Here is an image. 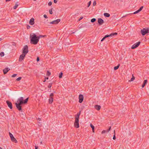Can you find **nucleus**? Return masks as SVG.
<instances>
[{
  "instance_id": "f257e3e1",
  "label": "nucleus",
  "mask_w": 149,
  "mask_h": 149,
  "mask_svg": "<svg viewBox=\"0 0 149 149\" xmlns=\"http://www.w3.org/2000/svg\"><path fill=\"white\" fill-rule=\"evenodd\" d=\"M30 42L32 44L36 45L39 42L38 38H37V36L35 33L30 34Z\"/></svg>"
},
{
  "instance_id": "f03ea898",
  "label": "nucleus",
  "mask_w": 149,
  "mask_h": 149,
  "mask_svg": "<svg viewBox=\"0 0 149 149\" xmlns=\"http://www.w3.org/2000/svg\"><path fill=\"white\" fill-rule=\"evenodd\" d=\"M23 104V98L21 97L18 98L17 102L15 103V105L17 109L19 111H22L21 105Z\"/></svg>"
},
{
  "instance_id": "7ed1b4c3",
  "label": "nucleus",
  "mask_w": 149,
  "mask_h": 149,
  "mask_svg": "<svg viewBox=\"0 0 149 149\" xmlns=\"http://www.w3.org/2000/svg\"><path fill=\"white\" fill-rule=\"evenodd\" d=\"M148 28H143V29L141 30V32L143 36H144L146 34L149 33Z\"/></svg>"
},
{
  "instance_id": "20e7f679",
  "label": "nucleus",
  "mask_w": 149,
  "mask_h": 149,
  "mask_svg": "<svg viewBox=\"0 0 149 149\" xmlns=\"http://www.w3.org/2000/svg\"><path fill=\"white\" fill-rule=\"evenodd\" d=\"M28 52V46L27 45L24 46L23 48L22 53L26 55Z\"/></svg>"
},
{
  "instance_id": "39448f33",
  "label": "nucleus",
  "mask_w": 149,
  "mask_h": 149,
  "mask_svg": "<svg viewBox=\"0 0 149 149\" xmlns=\"http://www.w3.org/2000/svg\"><path fill=\"white\" fill-rule=\"evenodd\" d=\"M79 119L75 118V122L74 123V127L76 128H78L79 127Z\"/></svg>"
},
{
  "instance_id": "423d86ee",
  "label": "nucleus",
  "mask_w": 149,
  "mask_h": 149,
  "mask_svg": "<svg viewBox=\"0 0 149 149\" xmlns=\"http://www.w3.org/2000/svg\"><path fill=\"white\" fill-rule=\"evenodd\" d=\"M9 135L11 141L13 142L16 143L17 141L16 139L14 137L13 135L10 132H9Z\"/></svg>"
},
{
  "instance_id": "0eeeda50",
  "label": "nucleus",
  "mask_w": 149,
  "mask_h": 149,
  "mask_svg": "<svg viewBox=\"0 0 149 149\" xmlns=\"http://www.w3.org/2000/svg\"><path fill=\"white\" fill-rule=\"evenodd\" d=\"M140 43V42H136V43L134 44L132 46L131 48L132 49H134L136 48L139 46Z\"/></svg>"
},
{
  "instance_id": "6e6552de",
  "label": "nucleus",
  "mask_w": 149,
  "mask_h": 149,
  "mask_svg": "<svg viewBox=\"0 0 149 149\" xmlns=\"http://www.w3.org/2000/svg\"><path fill=\"white\" fill-rule=\"evenodd\" d=\"M61 21L60 19H58L56 20H54L50 23L51 24H58Z\"/></svg>"
},
{
  "instance_id": "1a4fd4ad",
  "label": "nucleus",
  "mask_w": 149,
  "mask_h": 149,
  "mask_svg": "<svg viewBox=\"0 0 149 149\" xmlns=\"http://www.w3.org/2000/svg\"><path fill=\"white\" fill-rule=\"evenodd\" d=\"M117 34V33H112L111 34L109 35H107L105 36V38H106L107 37H109L111 36H112L115 35H116Z\"/></svg>"
},
{
  "instance_id": "9d476101",
  "label": "nucleus",
  "mask_w": 149,
  "mask_h": 149,
  "mask_svg": "<svg viewBox=\"0 0 149 149\" xmlns=\"http://www.w3.org/2000/svg\"><path fill=\"white\" fill-rule=\"evenodd\" d=\"M79 102L80 103H81L83 100L84 97L83 95L80 94L79 95Z\"/></svg>"
},
{
  "instance_id": "9b49d317",
  "label": "nucleus",
  "mask_w": 149,
  "mask_h": 149,
  "mask_svg": "<svg viewBox=\"0 0 149 149\" xmlns=\"http://www.w3.org/2000/svg\"><path fill=\"white\" fill-rule=\"evenodd\" d=\"M26 55L22 53V54L21 55L19 56V61H22L24 59V57Z\"/></svg>"
},
{
  "instance_id": "f8f14e48",
  "label": "nucleus",
  "mask_w": 149,
  "mask_h": 149,
  "mask_svg": "<svg viewBox=\"0 0 149 149\" xmlns=\"http://www.w3.org/2000/svg\"><path fill=\"white\" fill-rule=\"evenodd\" d=\"M6 102L8 106L11 109H12L13 107L11 102L8 100L6 101Z\"/></svg>"
},
{
  "instance_id": "ddd939ff",
  "label": "nucleus",
  "mask_w": 149,
  "mask_h": 149,
  "mask_svg": "<svg viewBox=\"0 0 149 149\" xmlns=\"http://www.w3.org/2000/svg\"><path fill=\"white\" fill-rule=\"evenodd\" d=\"M98 22L99 25H101L104 23V21L101 18H99L98 19Z\"/></svg>"
},
{
  "instance_id": "4468645a",
  "label": "nucleus",
  "mask_w": 149,
  "mask_h": 149,
  "mask_svg": "<svg viewBox=\"0 0 149 149\" xmlns=\"http://www.w3.org/2000/svg\"><path fill=\"white\" fill-rule=\"evenodd\" d=\"M29 24L31 25H33L34 24V19L33 18L31 19L29 21Z\"/></svg>"
},
{
  "instance_id": "2eb2a0df",
  "label": "nucleus",
  "mask_w": 149,
  "mask_h": 149,
  "mask_svg": "<svg viewBox=\"0 0 149 149\" xmlns=\"http://www.w3.org/2000/svg\"><path fill=\"white\" fill-rule=\"evenodd\" d=\"M143 8V6H141L138 10L134 12L133 13V14H137V13H139V12L140 11H141L142 10V9Z\"/></svg>"
},
{
  "instance_id": "dca6fc26",
  "label": "nucleus",
  "mask_w": 149,
  "mask_h": 149,
  "mask_svg": "<svg viewBox=\"0 0 149 149\" xmlns=\"http://www.w3.org/2000/svg\"><path fill=\"white\" fill-rule=\"evenodd\" d=\"M10 69L8 68H6L3 70V71L4 74H6L10 70Z\"/></svg>"
},
{
  "instance_id": "f3484780",
  "label": "nucleus",
  "mask_w": 149,
  "mask_h": 149,
  "mask_svg": "<svg viewBox=\"0 0 149 149\" xmlns=\"http://www.w3.org/2000/svg\"><path fill=\"white\" fill-rule=\"evenodd\" d=\"M95 108L97 110H99L101 108V106L100 105H96L95 106Z\"/></svg>"
},
{
  "instance_id": "a211bd4d",
  "label": "nucleus",
  "mask_w": 149,
  "mask_h": 149,
  "mask_svg": "<svg viewBox=\"0 0 149 149\" xmlns=\"http://www.w3.org/2000/svg\"><path fill=\"white\" fill-rule=\"evenodd\" d=\"M111 128V127H110V128H109V129H108V130H104L102 131V134H103L105 133L108 132H109V131H110Z\"/></svg>"
},
{
  "instance_id": "6ab92c4d",
  "label": "nucleus",
  "mask_w": 149,
  "mask_h": 149,
  "mask_svg": "<svg viewBox=\"0 0 149 149\" xmlns=\"http://www.w3.org/2000/svg\"><path fill=\"white\" fill-rule=\"evenodd\" d=\"M81 114V111L78 113L77 115L75 116V118L79 119V116Z\"/></svg>"
},
{
  "instance_id": "aec40b11",
  "label": "nucleus",
  "mask_w": 149,
  "mask_h": 149,
  "mask_svg": "<svg viewBox=\"0 0 149 149\" xmlns=\"http://www.w3.org/2000/svg\"><path fill=\"white\" fill-rule=\"evenodd\" d=\"M53 101V99L52 97H50L49 99V104H52Z\"/></svg>"
},
{
  "instance_id": "412c9836",
  "label": "nucleus",
  "mask_w": 149,
  "mask_h": 149,
  "mask_svg": "<svg viewBox=\"0 0 149 149\" xmlns=\"http://www.w3.org/2000/svg\"><path fill=\"white\" fill-rule=\"evenodd\" d=\"M147 81V80H145L144 81L143 84L142 85V88H143L144 87L145 85L146 84Z\"/></svg>"
},
{
  "instance_id": "4be33fe9",
  "label": "nucleus",
  "mask_w": 149,
  "mask_h": 149,
  "mask_svg": "<svg viewBox=\"0 0 149 149\" xmlns=\"http://www.w3.org/2000/svg\"><path fill=\"white\" fill-rule=\"evenodd\" d=\"M104 15L105 17H109L110 16V15L109 13H104Z\"/></svg>"
},
{
  "instance_id": "5701e85b",
  "label": "nucleus",
  "mask_w": 149,
  "mask_h": 149,
  "mask_svg": "<svg viewBox=\"0 0 149 149\" xmlns=\"http://www.w3.org/2000/svg\"><path fill=\"white\" fill-rule=\"evenodd\" d=\"M90 126L92 129L93 132H94V128H95L94 126L93 125H92L91 124H90Z\"/></svg>"
},
{
  "instance_id": "b1692460",
  "label": "nucleus",
  "mask_w": 149,
  "mask_h": 149,
  "mask_svg": "<svg viewBox=\"0 0 149 149\" xmlns=\"http://www.w3.org/2000/svg\"><path fill=\"white\" fill-rule=\"evenodd\" d=\"M29 99V98H27L26 99L24 100H23V104H25L27 102H28V100Z\"/></svg>"
},
{
  "instance_id": "393cba45",
  "label": "nucleus",
  "mask_w": 149,
  "mask_h": 149,
  "mask_svg": "<svg viewBox=\"0 0 149 149\" xmlns=\"http://www.w3.org/2000/svg\"><path fill=\"white\" fill-rule=\"evenodd\" d=\"M134 79H135V77H134V75L133 74L132 75V77L130 81H133Z\"/></svg>"
},
{
  "instance_id": "a878e982",
  "label": "nucleus",
  "mask_w": 149,
  "mask_h": 149,
  "mask_svg": "<svg viewBox=\"0 0 149 149\" xmlns=\"http://www.w3.org/2000/svg\"><path fill=\"white\" fill-rule=\"evenodd\" d=\"M120 65V64H118L117 66H115L114 67V70H117L119 68Z\"/></svg>"
},
{
  "instance_id": "bb28decb",
  "label": "nucleus",
  "mask_w": 149,
  "mask_h": 149,
  "mask_svg": "<svg viewBox=\"0 0 149 149\" xmlns=\"http://www.w3.org/2000/svg\"><path fill=\"white\" fill-rule=\"evenodd\" d=\"M96 20V19L95 18H93L91 20V22H94Z\"/></svg>"
},
{
  "instance_id": "cd10ccee",
  "label": "nucleus",
  "mask_w": 149,
  "mask_h": 149,
  "mask_svg": "<svg viewBox=\"0 0 149 149\" xmlns=\"http://www.w3.org/2000/svg\"><path fill=\"white\" fill-rule=\"evenodd\" d=\"M63 75V73L62 72H61L60 73H59V78H61L62 77V76Z\"/></svg>"
},
{
  "instance_id": "c85d7f7f",
  "label": "nucleus",
  "mask_w": 149,
  "mask_h": 149,
  "mask_svg": "<svg viewBox=\"0 0 149 149\" xmlns=\"http://www.w3.org/2000/svg\"><path fill=\"white\" fill-rule=\"evenodd\" d=\"M52 83H49L48 86V87L49 88H51V87L52 86Z\"/></svg>"
},
{
  "instance_id": "c756f323",
  "label": "nucleus",
  "mask_w": 149,
  "mask_h": 149,
  "mask_svg": "<svg viewBox=\"0 0 149 149\" xmlns=\"http://www.w3.org/2000/svg\"><path fill=\"white\" fill-rule=\"evenodd\" d=\"M51 74V73L49 72L48 71H47V75L48 76H49Z\"/></svg>"
},
{
  "instance_id": "7c9ffc66",
  "label": "nucleus",
  "mask_w": 149,
  "mask_h": 149,
  "mask_svg": "<svg viewBox=\"0 0 149 149\" xmlns=\"http://www.w3.org/2000/svg\"><path fill=\"white\" fill-rule=\"evenodd\" d=\"M0 55L1 57H2L4 55V53L3 52H1L0 54Z\"/></svg>"
},
{
  "instance_id": "2f4dec72",
  "label": "nucleus",
  "mask_w": 149,
  "mask_h": 149,
  "mask_svg": "<svg viewBox=\"0 0 149 149\" xmlns=\"http://www.w3.org/2000/svg\"><path fill=\"white\" fill-rule=\"evenodd\" d=\"M22 78V77H19L17 78L16 79V80L17 81H19V80H20Z\"/></svg>"
},
{
  "instance_id": "473e14b6",
  "label": "nucleus",
  "mask_w": 149,
  "mask_h": 149,
  "mask_svg": "<svg viewBox=\"0 0 149 149\" xmlns=\"http://www.w3.org/2000/svg\"><path fill=\"white\" fill-rule=\"evenodd\" d=\"M18 5L17 4H16L15 6H14L13 8L14 9H16Z\"/></svg>"
},
{
  "instance_id": "72a5a7b5",
  "label": "nucleus",
  "mask_w": 149,
  "mask_h": 149,
  "mask_svg": "<svg viewBox=\"0 0 149 149\" xmlns=\"http://www.w3.org/2000/svg\"><path fill=\"white\" fill-rule=\"evenodd\" d=\"M17 75V74H14L12 75L11 77H15Z\"/></svg>"
},
{
  "instance_id": "f704fd0d",
  "label": "nucleus",
  "mask_w": 149,
  "mask_h": 149,
  "mask_svg": "<svg viewBox=\"0 0 149 149\" xmlns=\"http://www.w3.org/2000/svg\"><path fill=\"white\" fill-rule=\"evenodd\" d=\"M91 1H90L88 3V7H89L90 5H91Z\"/></svg>"
},
{
  "instance_id": "c9c22d12",
  "label": "nucleus",
  "mask_w": 149,
  "mask_h": 149,
  "mask_svg": "<svg viewBox=\"0 0 149 149\" xmlns=\"http://www.w3.org/2000/svg\"><path fill=\"white\" fill-rule=\"evenodd\" d=\"M49 13L50 14H52L53 12H52V9L49 10Z\"/></svg>"
},
{
  "instance_id": "e433bc0d",
  "label": "nucleus",
  "mask_w": 149,
  "mask_h": 149,
  "mask_svg": "<svg viewBox=\"0 0 149 149\" xmlns=\"http://www.w3.org/2000/svg\"><path fill=\"white\" fill-rule=\"evenodd\" d=\"M96 4V2L95 1H94L93 3V6H95Z\"/></svg>"
},
{
  "instance_id": "4c0bfd02",
  "label": "nucleus",
  "mask_w": 149,
  "mask_h": 149,
  "mask_svg": "<svg viewBox=\"0 0 149 149\" xmlns=\"http://www.w3.org/2000/svg\"><path fill=\"white\" fill-rule=\"evenodd\" d=\"M52 2H51V1H50L49 2V3H48V5L49 6H50L52 5Z\"/></svg>"
},
{
  "instance_id": "58836bf2",
  "label": "nucleus",
  "mask_w": 149,
  "mask_h": 149,
  "mask_svg": "<svg viewBox=\"0 0 149 149\" xmlns=\"http://www.w3.org/2000/svg\"><path fill=\"white\" fill-rule=\"evenodd\" d=\"M37 38H38V40L39 41V39L40 38H41L42 37V35H39V36H37Z\"/></svg>"
},
{
  "instance_id": "ea45409f",
  "label": "nucleus",
  "mask_w": 149,
  "mask_h": 149,
  "mask_svg": "<svg viewBox=\"0 0 149 149\" xmlns=\"http://www.w3.org/2000/svg\"><path fill=\"white\" fill-rule=\"evenodd\" d=\"M54 95V94L53 93H51L50 95V97H52Z\"/></svg>"
},
{
  "instance_id": "a19ab883",
  "label": "nucleus",
  "mask_w": 149,
  "mask_h": 149,
  "mask_svg": "<svg viewBox=\"0 0 149 149\" xmlns=\"http://www.w3.org/2000/svg\"><path fill=\"white\" fill-rule=\"evenodd\" d=\"M43 17L44 18H48L47 15L45 14L44 15Z\"/></svg>"
},
{
  "instance_id": "79ce46f5",
  "label": "nucleus",
  "mask_w": 149,
  "mask_h": 149,
  "mask_svg": "<svg viewBox=\"0 0 149 149\" xmlns=\"http://www.w3.org/2000/svg\"><path fill=\"white\" fill-rule=\"evenodd\" d=\"M106 38H105V37H104L101 40V41L102 42Z\"/></svg>"
},
{
  "instance_id": "37998d69",
  "label": "nucleus",
  "mask_w": 149,
  "mask_h": 149,
  "mask_svg": "<svg viewBox=\"0 0 149 149\" xmlns=\"http://www.w3.org/2000/svg\"><path fill=\"white\" fill-rule=\"evenodd\" d=\"M113 139L115 140L116 139V136L115 135H114L113 137Z\"/></svg>"
},
{
  "instance_id": "c03bdc74",
  "label": "nucleus",
  "mask_w": 149,
  "mask_h": 149,
  "mask_svg": "<svg viewBox=\"0 0 149 149\" xmlns=\"http://www.w3.org/2000/svg\"><path fill=\"white\" fill-rule=\"evenodd\" d=\"M39 61V58L38 57L37 58V61Z\"/></svg>"
},
{
  "instance_id": "a18cd8bd",
  "label": "nucleus",
  "mask_w": 149,
  "mask_h": 149,
  "mask_svg": "<svg viewBox=\"0 0 149 149\" xmlns=\"http://www.w3.org/2000/svg\"><path fill=\"white\" fill-rule=\"evenodd\" d=\"M54 2L55 3H56L57 2V1L56 0H54Z\"/></svg>"
},
{
  "instance_id": "49530a36",
  "label": "nucleus",
  "mask_w": 149,
  "mask_h": 149,
  "mask_svg": "<svg viewBox=\"0 0 149 149\" xmlns=\"http://www.w3.org/2000/svg\"><path fill=\"white\" fill-rule=\"evenodd\" d=\"M83 18V17H81L79 19V20H80L81 19H82Z\"/></svg>"
},
{
  "instance_id": "de8ad7c7",
  "label": "nucleus",
  "mask_w": 149,
  "mask_h": 149,
  "mask_svg": "<svg viewBox=\"0 0 149 149\" xmlns=\"http://www.w3.org/2000/svg\"><path fill=\"white\" fill-rule=\"evenodd\" d=\"M38 120H39V121H40L41 120V119L40 118H38Z\"/></svg>"
},
{
  "instance_id": "09e8293b",
  "label": "nucleus",
  "mask_w": 149,
  "mask_h": 149,
  "mask_svg": "<svg viewBox=\"0 0 149 149\" xmlns=\"http://www.w3.org/2000/svg\"><path fill=\"white\" fill-rule=\"evenodd\" d=\"M38 147L37 146H35V149H38Z\"/></svg>"
},
{
  "instance_id": "8fccbe9b",
  "label": "nucleus",
  "mask_w": 149,
  "mask_h": 149,
  "mask_svg": "<svg viewBox=\"0 0 149 149\" xmlns=\"http://www.w3.org/2000/svg\"><path fill=\"white\" fill-rule=\"evenodd\" d=\"M30 27V26H27V29H28Z\"/></svg>"
},
{
  "instance_id": "3c124183",
  "label": "nucleus",
  "mask_w": 149,
  "mask_h": 149,
  "mask_svg": "<svg viewBox=\"0 0 149 149\" xmlns=\"http://www.w3.org/2000/svg\"><path fill=\"white\" fill-rule=\"evenodd\" d=\"M45 79H46H46H48V77H47L46 78H45Z\"/></svg>"
},
{
  "instance_id": "603ef678",
  "label": "nucleus",
  "mask_w": 149,
  "mask_h": 149,
  "mask_svg": "<svg viewBox=\"0 0 149 149\" xmlns=\"http://www.w3.org/2000/svg\"><path fill=\"white\" fill-rule=\"evenodd\" d=\"M10 0H6V1L7 2L10 1Z\"/></svg>"
},
{
  "instance_id": "864d4df0",
  "label": "nucleus",
  "mask_w": 149,
  "mask_h": 149,
  "mask_svg": "<svg viewBox=\"0 0 149 149\" xmlns=\"http://www.w3.org/2000/svg\"><path fill=\"white\" fill-rule=\"evenodd\" d=\"M46 81V79H45V80H44L43 82H45Z\"/></svg>"
},
{
  "instance_id": "5fc2aeb1",
  "label": "nucleus",
  "mask_w": 149,
  "mask_h": 149,
  "mask_svg": "<svg viewBox=\"0 0 149 149\" xmlns=\"http://www.w3.org/2000/svg\"><path fill=\"white\" fill-rule=\"evenodd\" d=\"M2 40L1 38H0V41L1 40Z\"/></svg>"
},
{
  "instance_id": "6e6d98bb",
  "label": "nucleus",
  "mask_w": 149,
  "mask_h": 149,
  "mask_svg": "<svg viewBox=\"0 0 149 149\" xmlns=\"http://www.w3.org/2000/svg\"><path fill=\"white\" fill-rule=\"evenodd\" d=\"M42 37H44V36H42Z\"/></svg>"
},
{
  "instance_id": "4d7b16f0",
  "label": "nucleus",
  "mask_w": 149,
  "mask_h": 149,
  "mask_svg": "<svg viewBox=\"0 0 149 149\" xmlns=\"http://www.w3.org/2000/svg\"><path fill=\"white\" fill-rule=\"evenodd\" d=\"M0 149H2V148L1 147H0Z\"/></svg>"
},
{
  "instance_id": "13d9d810",
  "label": "nucleus",
  "mask_w": 149,
  "mask_h": 149,
  "mask_svg": "<svg viewBox=\"0 0 149 149\" xmlns=\"http://www.w3.org/2000/svg\"><path fill=\"white\" fill-rule=\"evenodd\" d=\"M33 1H36V0H33Z\"/></svg>"
},
{
  "instance_id": "bf43d9fd",
  "label": "nucleus",
  "mask_w": 149,
  "mask_h": 149,
  "mask_svg": "<svg viewBox=\"0 0 149 149\" xmlns=\"http://www.w3.org/2000/svg\"><path fill=\"white\" fill-rule=\"evenodd\" d=\"M114 133H115V130H114Z\"/></svg>"
},
{
  "instance_id": "052dcab7",
  "label": "nucleus",
  "mask_w": 149,
  "mask_h": 149,
  "mask_svg": "<svg viewBox=\"0 0 149 149\" xmlns=\"http://www.w3.org/2000/svg\"><path fill=\"white\" fill-rule=\"evenodd\" d=\"M1 109V107H0V109Z\"/></svg>"
}]
</instances>
